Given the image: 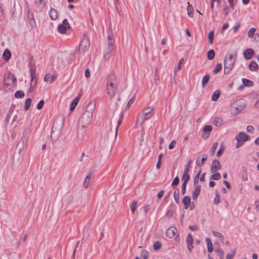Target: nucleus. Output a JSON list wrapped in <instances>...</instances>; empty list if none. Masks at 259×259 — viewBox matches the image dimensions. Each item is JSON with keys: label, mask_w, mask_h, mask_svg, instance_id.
<instances>
[{"label": "nucleus", "mask_w": 259, "mask_h": 259, "mask_svg": "<svg viewBox=\"0 0 259 259\" xmlns=\"http://www.w3.org/2000/svg\"><path fill=\"white\" fill-rule=\"evenodd\" d=\"M223 123V120L221 118H215L213 121V123L217 126H221Z\"/></svg>", "instance_id": "nucleus-32"}, {"label": "nucleus", "mask_w": 259, "mask_h": 259, "mask_svg": "<svg viewBox=\"0 0 259 259\" xmlns=\"http://www.w3.org/2000/svg\"><path fill=\"white\" fill-rule=\"evenodd\" d=\"M179 194L180 191L179 189L176 190L174 193V197L176 202L178 204L179 203Z\"/></svg>", "instance_id": "nucleus-37"}, {"label": "nucleus", "mask_w": 259, "mask_h": 259, "mask_svg": "<svg viewBox=\"0 0 259 259\" xmlns=\"http://www.w3.org/2000/svg\"><path fill=\"white\" fill-rule=\"evenodd\" d=\"M246 106V101L243 99H238L235 101L232 104V109L234 110V113L238 114Z\"/></svg>", "instance_id": "nucleus-6"}, {"label": "nucleus", "mask_w": 259, "mask_h": 259, "mask_svg": "<svg viewBox=\"0 0 259 259\" xmlns=\"http://www.w3.org/2000/svg\"><path fill=\"white\" fill-rule=\"evenodd\" d=\"M221 94V92L220 90H218L214 92L212 97L211 100L213 101H217L218 98L220 97Z\"/></svg>", "instance_id": "nucleus-34"}, {"label": "nucleus", "mask_w": 259, "mask_h": 259, "mask_svg": "<svg viewBox=\"0 0 259 259\" xmlns=\"http://www.w3.org/2000/svg\"><path fill=\"white\" fill-rule=\"evenodd\" d=\"M79 100V98L78 97H77L72 101L70 107V111H73L74 109L75 106L78 103Z\"/></svg>", "instance_id": "nucleus-29"}, {"label": "nucleus", "mask_w": 259, "mask_h": 259, "mask_svg": "<svg viewBox=\"0 0 259 259\" xmlns=\"http://www.w3.org/2000/svg\"><path fill=\"white\" fill-rule=\"evenodd\" d=\"M249 69L251 71H256L258 69V66L255 61H251L248 66Z\"/></svg>", "instance_id": "nucleus-21"}, {"label": "nucleus", "mask_w": 259, "mask_h": 259, "mask_svg": "<svg viewBox=\"0 0 259 259\" xmlns=\"http://www.w3.org/2000/svg\"><path fill=\"white\" fill-rule=\"evenodd\" d=\"M123 113H122L121 114V115H120V117L117 122V126H116V131H115V136H117V132H118V129L120 126V125L121 124V122H122V121L123 120Z\"/></svg>", "instance_id": "nucleus-41"}, {"label": "nucleus", "mask_w": 259, "mask_h": 259, "mask_svg": "<svg viewBox=\"0 0 259 259\" xmlns=\"http://www.w3.org/2000/svg\"><path fill=\"white\" fill-rule=\"evenodd\" d=\"M62 132H51V138L52 141H56L61 135Z\"/></svg>", "instance_id": "nucleus-28"}, {"label": "nucleus", "mask_w": 259, "mask_h": 259, "mask_svg": "<svg viewBox=\"0 0 259 259\" xmlns=\"http://www.w3.org/2000/svg\"><path fill=\"white\" fill-rule=\"evenodd\" d=\"M179 183V178L177 176L173 180L171 185L173 186H177Z\"/></svg>", "instance_id": "nucleus-58"}, {"label": "nucleus", "mask_w": 259, "mask_h": 259, "mask_svg": "<svg viewBox=\"0 0 259 259\" xmlns=\"http://www.w3.org/2000/svg\"><path fill=\"white\" fill-rule=\"evenodd\" d=\"M161 247V243L159 241H156L154 243L153 248L155 250H158Z\"/></svg>", "instance_id": "nucleus-46"}, {"label": "nucleus", "mask_w": 259, "mask_h": 259, "mask_svg": "<svg viewBox=\"0 0 259 259\" xmlns=\"http://www.w3.org/2000/svg\"><path fill=\"white\" fill-rule=\"evenodd\" d=\"M135 100V97H133L132 98H131V99L128 101V102L127 104L126 107L129 108L131 106V105L134 103Z\"/></svg>", "instance_id": "nucleus-61"}, {"label": "nucleus", "mask_w": 259, "mask_h": 259, "mask_svg": "<svg viewBox=\"0 0 259 259\" xmlns=\"http://www.w3.org/2000/svg\"><path fill=\"white\" fill-rule=\"evenodd\" d=\"M235 59L233 58V55L230 54L228 56H226L224 60V73L228 74L233 68Z\"/></svg>", "instance_id": "nucleus-5"}, {"label": "nucleus", "mask_w": 259, "mask_h": 259, "mask_svg": "<svg viewBox=\"0 0 259 259\" xmlns=\"http://www.w3.org/2000/svg\"><path fill=\"white\" fill-rule=\"evenodd\" d=\"M193 241L192 235L191 234H189L186 238V242L187 243L188 249L190 252H191L194 247L193 245Z\"/></svg>", "instance_id": "nucleus-17"}, {"label": "nucleus", "mask_w": 259, "mask_h": 259, "mask_svg": "<svg viewBox=\"0 0 259 259\" xmlns=\"http://www.w3.org/2000/svg\"><path fill=\"white\" fill-rule=\"evenodd\" d=\"M212 130V126L210 125H207L204 126L203 131L205 133H209Z\"/></svg>", "instance_id": "nucleus-53"}, {"label": "nucleus", "mask_w": 259, "mask_h": 259, "mask_svg": "<svg viewBox=\"0 0 259 259\" xmlns=\"http://www.w3.org/2000/svg\"><path fill=\"white\" fill-rule=\"evenodd\" d=\"M143 115H139L137 119V122H140V124L142 125L144 121L151 117L153 114V108L152 107L145 108L143 110Z\"/></svg>", "instance_id": "nucleus-3"}, {"label": "nucleus", "mask_w": 259, "mask_h": 259, "mask_svg": "<svg viewBox=\"0 0 259 259\" xmlns=\"http://www.w3.org/2000/svg\"><path fill=\"white\" fill-rule=\"evenodd\" d=\"M113 35H109L108 36V47L105 51L104 58L106 60L109 59L110 57V53L114 49V40L113 39Z\"/></svg>", "instance_id": "nucleus-7"}, {"label": "nucleus", "mask_w": 259, "mask_h": 259, "mask_svg": "<svg viewBox=\"0 0 259 259\" xmlns=\"http://www.w3.org/2000/svg\"><path fill=\"white\" fill-rule=\"evenodd\" d=\"M37 5L40 8H43L46 5V3L44 0H39L38 2H37Z\"/></svg>", "instance_id": "nucleus-59"}, {"label": "nucleus", "mask_w": 259, "mask_h": 259, "mask_svg": "<svg viewBox=\"0 0 259 259\" xmlns=\"http://www.w3.org/2000/svg\"><path fill=\"white\" fill-rule=\"evenodd\" d=\"M25 95L24 93L21 91H18L15 93V97L16 98H22Z\"/></svg>", "instance_id": "nucleus-40"}, {"label": "nucleus", "mask_w": 259, "mask_h": 259, "mask_svg": "<svg viewBox=\"0 0 259 259\" xmlns=\"http://www.w3.org/2000/svg\"><path fill=\"white\" fill-rule=\"evenodd\" d=\"M31 103V99L30 98H28L26 100L24 105V110H28L30 104Z\"/></svg>", "instance_id": "nucleus-43"}, {"label": "nucleus", "mask_w": 259, "mask_h": 259, "mask_svg": "<svg viewBox=\"0 0 259 259\" xmlns=\"http://www.w3.org/2000/svg\"><path fill=\"white\" fill-rule=\"evenodd\" d=\"M215 251L218 253L219 256H221L224 255V251L219 247L215 248Z\"/></svg>", "instance_id": "nucleus-57"}, {"label": "nucleus", "mask_w": 259, "mask_h": 259, "mask_svg": "<svg viewBox=\"0 0 259 259\" xmlns=\"http://www.w3.org/2000/svg\"><path fill=\"white\" fill-rule=\"evenodd\" d=\"M141 257H142V259H148L149 257V252L146 250H144L142 251L141 253Z\"/></svg>", "instance_id": "nucleus-45"}, {"label": "nucleus", "mask_w": 259, "mask_h": 259, "mask_svg": "<svg viewBox=\"0 0 259 259\" xmlns=\"http://www.w3.org/2000/svg\"><path fill=\"white\" fill-rule=\"evenodd\" d=\"M31 75V83L30 84V92L34 88L35 86L36 82H37V79L35 77V74H30Z\"/></svg>", "instance_id": "nucleus-24"}, {"label": "nucleus", "mask_w": 259, "mask_h": 259, "mask_svg": "<svg viewBox=\"0 0 259 259\" xmlns=\"http://www.w3.org/2000/svg\"><path fill=\"white\" fill-rule=\"evenodd\" d=\"M201 191V186L198 185H196L195 188L192 194V198L193 200H196L198 198V196L200 195Z\"/></svg>", "instance_id": "nucleus-18"}, {"label": "nucleus", "mask_w": 259, "mask_h": 259, "mask_svg": "<svg viewBox=\"0 0 259 259\" xmlns=\"http://www.w3.org/2000/svg\"><path fill=\"white\" fill-rule=\"evenodd\" d=\"M56 78V76L53 75L51 76L49 74H47L44 77V80L46 82H53Z\"/></svg>", "instance_id": "nucleus-25"}, {"label": "nucleus", "mask_w": 259, "mask_h": 259, "mask_svg": "<svg viewBox=\"0 0 259 259\" xmlns=\"http://www.w3.org/2000/svg\"><path fill=\"white\" fill-rule=\"evenodd\" d=\"M218 142H215L213 144L212 147H211V148L210 149V152H211V153L212 155H213L214 153H215V150L218 147Z\"/></svg>", "instance_id": "nucleus-52"}, {"label": "nucleus", "mask_w": 259, "mask_h": 259, "mask_svg": "<svg viewBox=\"0 0 259 259\" xmlns=\"http://www.w3.org/2000/svg\"><path fill=\"white\" fill-rule=\"evenodd\" d=\"M90 41L89 38L84 36V38L80 41L78 51H82L83 53L88 50L90 47Z\"/></svg>", "instance_id": "nucleus-9"}, {"label": "nucleus", "mask_w": 259, "mask_h": 259, "mask_svg": "<svg viewBox=\"0 0 259 259\" xmlns=\"http://www.w3.org/2000/svg\"><path fill=\"white\" fill-rule=\"evenodd\" d=\"M213 174L211 176V179L214 180H219L221 179V174L219 172H214L213 173Z\"/></svg>", "instance_id": "nucleus-47"}, {"label": "nucleus", "mask_w": 259, "mask_h": 259, "mask_svg": "<svg viewBox=\"0 0 259 259\" xmlns=\"http://www.w3.org/2000/svg\"><path fill=\"white\" fill-rule=\"evenodd\" d=\"M93 174L92 172H90L86 177L83 184V187L84 188L87 189L88 188L90 185V180Z\"/></svg>", "instance_id": "nucleus-22"}, {"label": "nucleus", "mask_w": 259, "mask_h": 259, "mask_svg": "<svg viewBox=\"0 0 259 259\" xmlns=\"http://www.w3.org/2000/svg\"><path fill=\"white\" fill-rule=\"evenodd\" d=\"M254 54V51L251 48L247 49L243 52V56L246 60L251 59Z\"/></svg>", "instance_id": "nucleus-13"}, {"label": "nucleus", "mask_w": 259, "mask_h": 259, "mask_svg": "<svg viewBox=\"0 0 259 259\" xmlns=\"http://www.w3.org/2000/svg\"><path fill=\"white\" fill-rule=\"evenodd\" d=\"M201 171L200 170L194 178V185L196 186V184L198 182L199 177L200 175Z\"/></svg>", "instance_id": "nucleus-62"}, {"label": "nucleus", "mask_w": 259, "mask_h": 259, "mask_svg": "<svg viewBox=\"0 0 259 259\" xmlns=\"http://www.w3.org/2000/svg\"><path fill=\"white\" fill-rule=\"evenodd\" d=\"M85 126H78L77 129V138L79 140L84 139L86 134V128Z\"/></svg>", "instance_id": "nucleus-11"}, {"label": "nucleus", "mask_w": 259, "mask_h": 259, "mask_svg": "<svg viewBox=\"0 0 259 259\" xmlns=\"http://www.w3.org/2000/svg\"><path fill=\"white\" fill-rule=\"evenodd\" d=\"M44 105V101L43 100H40L37 106V109L38 110H40L42 109Z\"/></svg>", "instance_id": "nucleus-60"}, {"label": "nucleus", "mask_w": 259, "mask_h": 259, "mask_svg": "<svg viewBox=\"0 0 259 259\" xmlns=\"http://www.w3.org/2000/svg\"><path fill=\"white\" fill-rule=\"evenodd\" d=\"M256 31V29L255 28H251L248 33H247V36L249 37H252L254 35V33Z\"/></svg>", "instance_id": "nucleus-50"}, {"label": "nucleus", "mask_w": 259, "mask_h": 259, "mask_svg": "<svg viewBox=\"0 0 259 259\" xmlns=\"http://www.w3.org/2000/svg\"><path fill=\"white\" fill-rule=\"evenodd\" d=\"M189 228L190 230L192 231H195L198 230V227L197 225L189 226Z\"/></svg>", "instance_id": "nucleus-64"}, {"label": "nucleus", "mask_w": 259, "mask_h": 259, "mask_svg": "<svg viewBox=\"0 0 259 259\" xmlns=\"http://www.w3.org/2000/svg\"><path fill=\"white\" fill-rule=\"evenodd\" d=\"M30 133V132L28 128L24 130L22 138L20 141L18 142L16 148L19 153L22 150L27 147V142L29 139Z\"/></svg>", "instance_id": "nucleus-2"}, {"label": "nucleus", "mask_w": 259, "mask_h": 259, "mask_svg": "<svg viewBox=\"0 0 259 259\" xmlns=\"http://www.w3.org/2000/svg\"><path fill=\"white\" fill-rule=\"evenodd\" d=\"M215 57V52L213 50L211 49L207 52V57L209 60H212Z\"/></svg>", "instance_id": "nucleus-36"}, {"label": "nucleus", "mask_w": 259, "mask_h": 259, "mask_svg": "<svg viewBox=\"0 0 259 259\" xmlns=\"http://www.w3.org/2000/svg\"><path fill=\"white\" fill-rule=\"evenodd\" d=\"M236 252V249L232 250V253H228L226 255V259H233Z\"/></svg>", "instance_id": "nucleus-54"}, {"label": "nucleus", "mask_w": 259, "mask_h": 259, "mask_svg": "<svg viewBox=\"0 0 259 259\" xmlns=\"http://www.w3.org/2000/svg\"><path fill=\"white\" fill-rule=\"evenodd\" d=\"M184 61H185L183 58H182L180 60L177 67L175 69L174 72H175V74L176 73V72H177L178 71H179V70H180L181 69V64H183L184 63Z\"/></svg>", "instance_id": "nucleus-49"}, {"label": "nucleus", "mask_w": 259, "mask_h": 259, "mask_svg": "<svg viewBox=\"0 0 259 259\" xmlns=\"http://www.w3.org/2000/svg\"><path fill=\"white\" fill-rule=\"evenodd\" d=\"M137 203L138 202L137 201H134L132 202L131 206V212L132 213H134L137 206Z\"/></svg>", "instance_id": "nucleus-44"}, {"label": "nucleus", "mask_w": 259, "mask_h": 259, "mask_svg": "<svg viewBox=\"0 0 259 259\" xmlns=\"http://www.w3.org/2000/svg\"><path fill=\"white\" fill-rule=\"evenodd\" d=\"M221 168V164L219 160L214 159L213 160L212 165L211 166L210 172L214 173Z\"/></svg>", "instance_id": "nucleus-12"}, {"label": "nucleus", "mask_w": 259, "mask_h": 259, "mask_svg": "<svg viewBox=\"0 0 259 259\" xmlns=\"http://www.w3.org/2000/svg\"><path fill=\"white\" fill-rule=\"evenodd\" d=\"M63 122L62 121H56L53 123L52 131V133L54 132H62V130L63 128Z\"/></svg>", "instance_id": "nucleus-10"}, {"label": "nucleus", "mask_w": 259, "mask_h": 259, "mask_svg": "<svg viewBox=\"0 0 259 259\" xmlns=\"http://www.w3.org/2000/svg\"><path fill=\"white\" fill-rule=\"evenodd\" d=\"M27 17L30 26L32 28H34L36 26V23L32 12L29 10L27 12Z\"/></svg>", "instance_id": "nucleus-14"}, {"label": "nucleus", "mask_w": 259, "mask_h": 259, "mask_svg": "<svg viewBox=\"0 0 259 259\" xmlns=\"http://www.w3.org/2000/svg\"><path fill=\"white\" fill-rule=\"evenodd\" d=\"M242 82L244 84V85H245L246 87H252L253 85V81H252L248 79L243 78L242 79Z\"/></svg>", "instance_id": "nucleus-30"}, {"label": "nucleus", "mask_w": 259, "mask_h": 259, "mask_svg": "<svg viewBox=\"0 0 259 259\" xmlns=\"http://www.w3.org/2000/svg\"><path fill=\"white\" fill-rule=\"evenodd\" d=\"M3 57V59L5 61H8L10 59L11 57V53L9 49H7L4 51Z\"/></svg>", "instance_id": "nucleus-27"}, {"label": "nucleus", "mask_w": 259, "mask_h": 259, "mask_svg": "<svg viewBox=\"0 0 259 259\" xmlns=\"http://www.w3.org/2000/svg\"><path fill=\"white\" fill-rule=\"evenodd\" d=\"M68 28L67 27H66L64 24H59L58 26V31L60 33H65L67 29Z\"/></svg>", "instance_id": "nucleus-31"}, {"label": "nucleus", "mask_w": 259, "mask_h": 259, "mask_svg": "<svg viewBox=\"0 0 259 259\" xmlns=\"http://www.w3.org/2000/svg\"><path fill=\"white\" fill-rule=\"evenodd\" d=\"M210 76L209 74H206L202 78V87L204 88L206 84L208 82Z\"/></svg>", "instance_id": "nucleus-35"}, {"label": "nucleus", "mask_w": 259, "mask_h": 259, "mask_svg": "<svg viewBox=\"0 0 259 259\" xmlns=\"http://www.w3.org/2000/svg\"><path fill=\"white\" fill-rule=\"evenodd\" d=\"M118 80L114 73H110L107 77V90L109 96L113 97L117 91Z\"/></svg>", "instance_id": "nucleus-1"}, {"label": "nucleus", "mask_w": 259, "mask_h": 259, "mask_svg": "<svg viewBox=\"0 0 259 259\" xmlns=\"http://www.w3.org/2000/svg\"><path fill=\"white\" fill-rule=\"evenodd\" d=\"M212 233L213 236L220 238V239L223 240L224 239V236L219 232L212 231Z\"/></svg>", "instance_id": "nucleus-48"}, {"label": "nucleus", "mask_w": 259, "mask_h": 259, "mask_svg": "<svg viewBox=\"0 0 259 259\" xmlns=\"http://www.w3.org/2000/svg\"><path fill=\"white\" fill-rule=\"evenodd\" d=\"M220 202V195L219 194L218 192H215V196L213 200V202L215 204H218Z\"/></svg>", "instance_id": "nucleus-51"}, {"label": "nucleus", "mask_w": 259, "mask_h": 259, "mask_svg": "<svg viewBox=\"0 0 259 259\" xmlns=\"http://www.w3.org/2000/svg\"><path fill=\"white\" fill-rule=\"evenodd\" d=\"M49 16L51 19L56 20L58 18V12L57 10L54 8H51L49 12Z\"/></svg>", "instance_id": "nucleus-20"}, {"label": "nucleus", "mask_w": 259, "mask_h": 259, "mask_svg": "<svg viewBox=\"0 0 259 259\" xmlns=\"http://www.w3.org/2000/svg\"><path fill=\"white\" fill-rule=\"evenodd\" d=\"M236 139H238L240 141H242L244 143L246 141H248L249 139V136L247 135L245 133L241 132L236 137Z\"/></svg>", "instance_id": "nucleus-15"}, {"label": "nucleus", "mask_w": 259, "mask_h": 259, "mask_svg": "<svg viewBox=\"0 0 259 259\" xmlns=\"http://www.w3.org/2000/svg\"><path fill=\"white\" fill-rule=\"evenodd\" d=\"M177 232V228L174 226L170 227L166 232V235L167 237L171 238L175 236Z\"/></svg>", "instance_id": "nucleus-16"}, {"label": "nucleus", "mask_w": 259, "mask_h": 259, "mask_svg": "<svg viewBox=\"0 0 259 259\" xmlns=\"http://www.w3.org/2000/svg\"><path fill=\"white\" fill-rule=\"evenodd\" d=\"M190 176L188 172H184L182 177V180L183 181V183L187 184V183L190 180Z\"/></svg>", "instance_id": "nucleus-38"}, {"label": "nucleus", "mask_w": 259, "mask_h": 259, "mask_svg": "<svg viewBox=\"0 0 259 259\" xmlns=\"http://www.w3.org/2000/svg\"><path fill=\"white\" fill-rule=\"evenodd\" d=\"M225 150V147L223 146V144L221 145L220 148L218 151L217 152V156H220L222 155Z\"/></svg>", "instance_id": "nucleus-55"}, {"label": "nucleus", "mask_w": 259, "mask_h": 259, "mask_svg": "<svg viewBox=\"0 0 259 259\" xmlns=\"http://www.w3.org/2000/svg\"><path fill=\"white\" fill-rule=\"evenodd\" d=\"M205 241L207 246V250L209 252H212L213 251V246L210 239L208 237H206Z\"/></svg>", "instance_id": "nucleus-26"}, {"label": "nucleus", "mask_w": 259, "mask_h": 259, "mask_svg": "<svg viewBox=\"0 0 259 259\" xmlns=\"http://www.w3.org/2000/svg\"><path fill=\"white\" fill-rule=\"evenodd\" d=\"M188 7H187V12H188V15L190 17H193V7L192 5L190 4L189 2H188Z\"/></svg>", "instance_id": "nucleus-33"}, {"label": "nucleus", "mask_w": 259, "mask_h": 259, "mask_svg": "<svg viewBox=\"0 0 259 259\" xmlns=\"http://www.w3.org/2000/svg\"><path fill=\"white\" fill-rule=\"evenodd\" d=\"M30 63V74H35V66L34 64H32L31 62Z\"/></svg>", "instance_id": "nucleus-56"}, {"label": "nucleus", "mask_w": 259, "mask_h": 259, "mask_svg": "<svg viewBox=\"0 0 259 259\" xmlns=\"http://www.w3.org/2000/svg\"><path fill=\"white\" fill-rule=\"evenodd\" d=\"M182 203L184 204L185 209L188 208L191 204L190 197L188 196H185L182 200Z\"/></svg>", "instance_id": "nucleus-19"}, {"label": "nucleus", "mask_w": 259, "mask_h": 259, "mask_svg": "<svg viewBox=\"0 0 259 259\" xmlns=\"http://www.w3.org/2000/svg\"><path fill=\"white\" fill-rule=\"evenodd\" d=\"M199 158V157H198L197 158V159L196 160V163L197 166H202L204 164L205 161L207 160V156L206 154L202 155V159H201L200 161H199V160H198Z\"/></svg>", "instance_id": "nucleus-23"}, {"label": "nucleus", "mask_w": 259, "mask_h": 259, "mask_svg": "<svg viewBox=\"0 0 259 259\" xmlns=\"http://www.w3.org/2000/svg\"><path fill=\"white\" fill-rule=\"evenodd\" d=\"M92 120V113L89 111H84L79 119V123L81 125L85 126L89 125Z\"/></svg>", "instance_id": "nucleus-8"}, {"label": "nucleus", "mask_w": 259, "mask_h": 259, "mask_svg": "<svg viewBox=\"0 0 259 259\" xmlns=\"http://www.w3.org/2000/svg\"><path fill=\"white\" fill-rule=\"evenodd\" d=\"M214 33L213 31H211L208 33V41L209 44L210 45L212 44L213 42Z\"/></svg>", "instance_id": "nucleus-39"}, {"label": "nucleus", "mask_w": 259, "mask_h": 259, "mask_svg": "<svg viewBox=\"0 0 259 259\" xmlns=\"http://www.w3.org/2000/svg\"><path fill=\"white\" fill-rule=\"evenodd\" d=\"M187 184L185 183H183L182 186V195H184L186 193Z\"/></svg>", "instance_id": "nucleus-63"}, {"label": "nucleus", "mask_w": 259, "mask_h": 259, "mask_svg": "<svg viewBox=\"0 0 259 259\" xmlns=\"http://www.w3.org/2000/svg\"><path fill=\"white\" fill-rule=\"evenodd\" d=\"M222 65L221 63H218L217 64L213 70V72L214 74H217L219 73L222 69Z\"/></svg>", "instance_id": "nucleus-42"}, {"label": "nucleus", "mask_w": 259, "mask_h": 259, "mask_svg": "<svg viewBox=\"0 0 259 259\" xmlns=\"http://www.w3.org/2000/svg\"><path fill=\"white\" fill-rule=\"evenodd\" d=\"M16 78L15 76L9 73L6 74L4 78V84L6 90H10L16 85Z\"/></svg>", "instance_id": "nucleus-4"}]
</instances>
